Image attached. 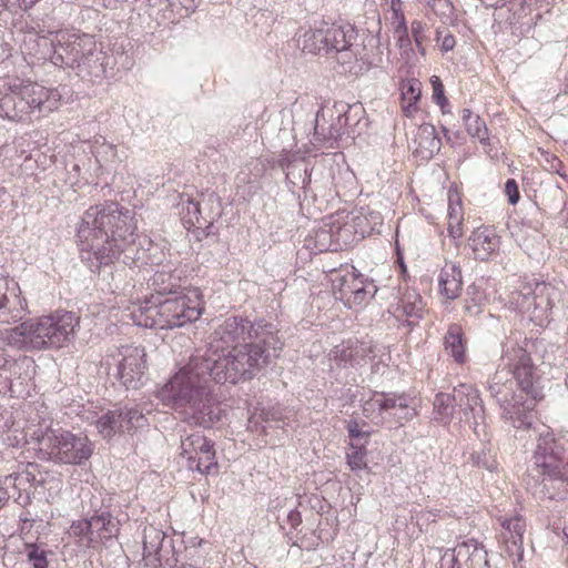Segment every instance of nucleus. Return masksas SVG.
<instances>
[{
    "label": "nucleus",
    "mask_w": 568,
    "mask_h": 568,
    "mask_svg": "<svg viewBox=\"0 0 568 568\" xmlns=\"http://www.w3.org/2000/svg\"><path fill=\"white\" fill-rule=\"evenodd\" d=\"M282 348L283 342L272 324L229 317L209 336L205 352L193 355L158 392V397L185 422L212 427L222 417L212 382L236 384L252 379L280 356Z\"/></svg>",
    "instance_id": "obj_1"
},
{
    "label": "nucleus",
    "mask_w": 568,
    "mask_h": 568,
    "mask_svg": "<svg viewBox=\"0 0 568 568\" xmlns=\"http://www.w3.org/2000/svg\"><path fill=\"white\" fill-rule=\"evenodd\" d=\"M541 373L530 353L517 343L505 344L499 368L488 381V392L515 428L531 425V410L542 398Z\"/></svg>",
    "instance_id": "obj_2"
},
{
    "label": "nucleus",
    "mask_w": 568,
    "mask_h": 568,
    "mask_svg": "<svg viewBox=\"0 0 568 568\" xmlns=\"http://www.w3.org/2000/svg\"><path fill=\"white\" fill-rule=\"evenodd\" d=\"M136 225L132 212L118 203L108 202L90 206L83 214L78 227L80 254L92 271L109 265L122 253H128L135 244Z\"/></svg>",
    "instance_id": "obj_3"
},
{
    "label": "nucleus",
    "mask_w": 568,
    "mask_h": 568,
    "mask_svg": "<svg viewBox=\"0 0 568 568\" xmlns=\"http://www.w3.org/2000/svg\"><path fill=\"white\" fill-rule=\"evenodd\" d=\"M528 478L536 494L550 499L556 489L568 483V432L557 437L549 430L539 434Z\"/></svg>",
    "instance_id": "obj_4"
},
{
    "label": "nucleus",
    "mask_w": 568,
    "mask_h": 568,
    "mask_svg": "<svg viewBox=\"0 0 568 568\" xmlns=\"http://www.w3.org/2000/svg\"><path fill=\"white\" fill-rule=\"evenodd\" d=\"M77 327L79 317L73 313H57L11 328L7 332L6 341L17 348H58L74 338Z\"/></svg>",
    "instance_id": "obj_5"
},
{
    "label": "nucleus",
    "mask_w": 568,
    "mask_h": 568,
    "mask_svg": "<svg viewBox=\"0 0 568 568\" xmlns=\"http://www.w3.org/2000/svg\"><path fill=\"white\" fill-rule=\"evenodd\" d=\"M203 312L200 291L193 288L189 294L163 302L139 305L131 313L132 320L139 326L149 328H174L196 321Z\"/></svg>",
    "instance_id": "obj_6"
},
{
    "label": "nucleus",
    "mask_w": 568,
    "mask_h": 568,
    "mask_svg": "<svg viewBox=\"0 0 568 568\" xmlns=\"http://www.w3.org/2000/svg\"><path fill=\"white\" fill-rule=\"evenodd\" d=\"M358 33L354 26L331 24L305 32L303 50L310 53L334 54L342 65H351L359 60L364 50L357 43Z\"/></svg>",
    "instance_id": "obj_7"
},
{
    "label": "nucleus",
    "mask_w": 568,
    "mask_h": 568,
    "mask_svg": "<svg viewBox=\"0 0 568 568\" xmlns=\"http://www.w3.org/2000/svg\"><path fill=\"white\" fill-rule=\"evenodd\" d=\"M37 442L41 457L59 464L80 465L89 459L93 452L87 436L61 428H48L37 437Z\"/></svg>",
    "instance_id": "obj_8"
},
{
    "label": "nucleus",
    "mask_w": 568,
    "mask_h": 568,
    "mask_svg": "<svg viewBox=\"0 0 568 568\" xmlns=\"http://www.w3.org/2000/svg\"><path fill=\"white\" fill-rule=\"evenodd\" d=\"M345 212L323 219L321 225L305 239V247L313 253L337 252L353 244L352 227L347 225Z\"/></svg>",
    "instance_id": "obj_9"
},
{
    "label": "nucleus",
    "mask_w": 568,
    "mask_h": 568,
    "mask_svg": "<svg viewBox=\"0 0 568 568\" xmlns=\"http://www.w3.org/2000/svg\"><path fill=\"white\" fill-rule=\"evenodd\" d=\"M17 121H27L52 112L58 108L59 93L38 83H27L13 89Z\"/></svg>",
    "instance_id": "obj_10"
},
{
    "label": "nucleus",
    "mask_w": 568,
    "mask_h": 568,
    "mask_svg": "<svg viewBox=\"0 0 568 568\" xmlns=\"http://www.w3.org/2000/svg\"><path fill=\"white\" fill-rule=\"evenodd\" d=\"M453 399L458 412L463 414L460 419H464L473 428L479 439H485L487 436L486 416L478 389L473 385L460 384L454 388Z\"/></svg>",
    "instance_id": "obj_11"
},
{
    "label": "nucleus",
    "mask_w": 568,
    "mask_h": 568,
    "mask_svg": "<svg viewBox=\"0 0 568 568\" xmlns=\"http://www.w3.org/2000/svg\"><path fill=\"white\" fill-rule=\"evenodd\" d=\"M94 38L89 34H78L69 31L57 33V44L54 45L53 63L79 68V63L94 50Z\"/></svg>",
    "instance_id": "obj_12"
},
{
    "label": "nucleus",
    "mask_w": 568,
    "mask_h": 568,
    "mask_svg": "<svg viewBox=\"0 0 568 568\" xmlns=\"http://www.w3.org/2000/svg\"><path fill=\"white\" fill-rule=\"evenodd\" d=\"M181 456L187 460V468L201 474L217 469L213 443L200 432L181 437Z\"/></svg>",
    "instance_id": "obj_13"
},
{
    "label": "nucleus",
    "mask_w": 568,
    "mask_h": 568,
    "mask_svg": "<svg viewBox=\"0 0 568 568\" xmlns=\"http://www.w3.org/2000/svg\"><path fill=\"white\" fill-rule=\"evenodd\" d=\"M439 568H489L487 551L475 539L460 541L445 551Z\"/></svg>",
    "instance_id": "obj_14"
},
{
    "label": "nucleus",
    "mask_w": 568,
    "mask_h": 568,
    "mask_svg": "<svg viewBox=\"0 0 568 568\" xmlns=\"http://www.w3.org/2000/svg\"><path fill=\"white\" fill-rule=\"evenodd\" d=\"M118 378L129 389L143 384L146 369V353L143 347L126 345L119 349Z\"/></svg>",
    "instance_id": "obj_15"
},
{
    "label": "nucleus",
    "mask_w": 568,
    "mask_h": 568,
    "mask_svg": "<svg viewBox=\"0 0 568 568\" xmlns=\"http://www.w3.org/2000/svg\"><path fill=\"white\" fill-rule=\"evenodd\" d=\"M146 417L135 407L108 412L97 420L98 432L110 438L116 433L131 432L146 425Z\"/></svg>",
    "instance_id": "obj_16"
},
{
    "label": "nucleus",
    "mask_w": 568,
    "mask_h": 568,
    "mask_svg": "<svg viewBox=\"0 0 568 568\" xmlns=\"http://www.w3.org/2000/svg\"><path fill=\"white\" fill-rule=\"evenodd\" d=\"M497 520L501 527L498 541L504 546L506 555L521 560L524 532L526 530L525 520L518 515L514 517L500 516Z\"/></svg>",
    "instance_id": "obj_17"
},
{
    "label": "nucleus",
    "mask_w": 568,
    "mask_h": 568,
    "mask_svg": "<svg viewBox=\"0 0 568 568\" xmlns=\"http://www.w3.org/2000/svg\"><path fill=\"white\" fill-rule=\"evenodd\" d=\"M0 304V323L10 324L21 320L27 310V302L21 297V290L13 280H8Z\"/></svg>",
    "instance_id": "obj_18"
},
{
    "label": "nucleus",
    "mask_w": 568,
    "mask_h": 568,
    "mask_svg": "<svg viewBox=\"0 0 568 568\" xmlns=\"http://www.w3.org/2000/svg\"><path fill=\"white\" fill-rule=\"evenodd\" d=\"M92 537L90 548L98 549L104 542L114 538L119 531V521L109 513L101 511L89 518Z\"/></svg>",
    "instance_id": "obj_19"
},
{
    "label": "nucleus",
    "mask_w": 568,
    "mask_h": 568,
    "mask_svg": "<svg viewBox=\"0 0 568 568\" xmlns=\"http://www.w3.org/2000/svg\"><path fill=\"white\" fill-rule=\"evenodd\" d=\"M347 215L346 223L353 230V243L372 234L373 232H379V227L383 225V216L379 212L367 211L357 213H345Z\"/></svg>",
    "instance_id": "obj_20"
},
{
    "label": "nucleus",
    "mask_w": 568,
    "mask_h": 568,
    "mask_svg": "<svg viewBox=\"0 0 568 568\" xmlns=\"http://www.w3.org/2000/svg\"><path fill=\"white\" fill-rule=\"evenodd\" d=\"M180 206V214L182 215V221L187 227H211L215 217L220 216V212H215L209 217L202 215L201 205L199 201H195L187 194H182L180 196V202L178 204Z\"/></svg>",
    "instance_id": "obj_21"
},
{
    "label": "nucleus",
    "mask_w": 568,
    "mask_h": 568,
    "mask_svg": "<svg viewBox=\"0 0 568 568\" xmlns=\"http://www.w3.org/2000/svg\"><path fill=\"white\" fill-rule=\"evenodd\" d=\"M165 540V534L155 528L148 526L143 531V558L144 566L158 568L161 565V550Z\"/></svg>",
    "instance_id": "obj_22"
},
{
    "label": "nucleus",
    "mask_w": 568,
    "mask_h": 568,
    "mask_svg": "<svg viewBox=\"0 0 568 568\" xmlns=\"http://www.w3.org/2000/svg\"><path fill=\"white\" fill-rule=\"evenodd\" d=\"M469 242L475 258L480 261H486L499 247V237L491 229L484 226L471 233Z\"/></svg>",
    "instance_id": "obj_23"
},
{
    "label": "nucleus",
    "mask_w": 568,
    "mask_h": 568,
    "mask_svg": "<svg viewBox=\"0 0 568 568\" xmlns=\"http://www.w3.org/2000/svg\"><path fill=\"white\" fill-rule=\"evenodd\" d=\"M395 402L390 399V394L376 393L363 404V414L375 425H382L389 422V407H394Z\"/></svg>",
    "instance_id": "obj_24"
},
{
    "label": "nucleus",
    "mask_w": 568,
    "mask_h": 568,
    "mask_svg": "<svg viewBox=\"0 0 568 568\" xmlns=\"http://www.w3.org/2000/svg\"><path fill=\"white\" fill-rule=\"evenodd\" d=\"M438 285L442 295L446 298H457L463 290V277L459 266L454 263H446L440 271Z\"/></svg>",
    "instance_id": "obj_25"
},
{
    "label": "nucleus",
    "mask_w": 568,
    "mask_h": 568,
    "mask_svg": "<svg viewBox=\"0 0 568 568\" xmlns=\"http://www.w3.org/2000/svg\"><path fill=\"white\" fill-rule=\"evenodd\" d=\"M445 352L458 364L467 361L466 339L459 324H450L444 336Z\"/></svg>",
    "instance_id": "obj_26"
},
{
    "label": "nucleus",
    "mask_w": 568,
    "mask_h": 568,
    "mask_svg": "<svg viewBox=\"0 0 568 568\" xmlns=\"http://www.w3.org/2000/svg\"><path fill=\"white\" fill-rule=\"evenodd\" d=\"M180 282L181 277L179 275H174L171 270H162L155 272L149 280V286L158 295L176 294L181 287Z\"/></svg>",
    "instance_id": "obj_27"
},
{
    "label": "nucleus",
    "mask_w": 568,
    "mask_h": 568,
    "mask_svg": "<svg viewBox=\"0 0 568 568\" xmlns=\"http://www.w3.org/2000/svg\"><path fill=\"white\" fill-rule=\"evenodd\" d=\"M416 142L418 149L428 158L440 151L442 141L437 135L436 128L430 123H424L418 128Z\"/></svg>",
    "instance_id": "obj_28"
},
{
    "label": "nucleus",
    "mask_w": 568,
    "mask_h": 568,
    "mask_svg": "<svg viewBox=\"0 0 568 568\" xmlns=\"http://www.w3.org/2000/svg\"><path fill=\"white\" fill-rule=\"evenodd\" d=\"M422 95V83L417 79H409L402 83V110L408 118L417 112V102Z\"/></svg>",
    "instance_id": "obj_29"
},
{
    "label": "nucleus",
    "mask_w": 568,
    "mask_h": 568,
    "mask_svg": "<svg viewBox=\"0 0 568 568\" xmlns=\"http://www.w3.org/2000/svg\"><path fill=\"white\" fill-rule=\"evenodd\" d=\"M103 59V53L94 41V50H92V54L85 53V57L79 63V68H77L79 74L82 77L101 78L105 72Z\"/></svg>",
    "instance_id": "obj_30"
},
{
    "label": "nucleus",
    "mask_w": 568,
    "mask_h": 568,
    "mask_svg": "<svg viewBox=\"0 0 568 568\" xmlns=\"http://www.w3.org/2000/svg\"><path fill=\"white\" fill-rule=\"evenodd\" d=\"M333 185V179L327 176L323 183H318L317 180L312 181L311 174L307 175V180H304L303 185V201H307L311 197L314 202H317L318 196L327 202L326 197L331 195ZM323 201L318 204L317 209L322 210Z\"/></svg>",
    "instance_id": "obj_31"
},
{
    "label": "nucleus",
    "mask_w": 568,
    "mask_h": 568,
    "mask_svg": "<svg viewBox=\"0 0 568 568\" xmlns=\"http://www.w3.org/2000/svg\"><path fill=\"white\" fill-rule=\"evenodd\" d=\"M462 119L467 133L471 138L478 139V141L484 145L488 144V130L485 121L480 119L479 115L474 114L469 109H464L462 111Z\"/></svg>",
    "instance_id": "obj_32"
},
{
    "label": "nucleus",
    "mask_w": 568,
    "mask_h": 568,
    "mask_svg": "<svg viewBox=\"0 0 568 568\" xmlns=\"http://www.w3.org/2000/svg\"><path fill=\"white\" fill-rule=\"evenodd\" d=\"M361 274H355V272H349L343 276H338L333 281V291L335 297L341 300L345 305H347L352 293L357 286V283L361 278Z\"/></svg>",
    "instance_id": "obj_33"
},
{
    "label": "nucleus",
    "mask_w": 568,
    "mask_h": 568,
    "mask_svg": "<svg viewBox=\"0 0 568 568\" xmlns=\"http://www.w3.org/2000/svg\"><path fill=\"white\" fill-rule=\"evenodd\" d=\"M361 274H355V272H349L343 276H338L333 281V291L335 297L341 300L345 305H347L352 293L357 286V283L361 278Z\"/></svg>",
    "instance_id": "obj_34"
},
{
    "label": "nucleus",
    "mask_w": 568,
    "mask_h": 568,
    "mask_svg": "<svg viewBox=\"0 0 568 568\" xmlns=\"http://www.w3.org/2000/svg\"><path fill=\"white\" fill-rule=\"evenodd\" d=\"M394 16L397 21L394 28V38L396 40V45L402 51V54H405L408 58L409 54L413 52V45L408 34V28L406 24L404 13L400 10H394Z\"/></svg>",
    "instance_id": "obj_35"
},
{
    "label": "nucleus",
    "mask_w": 568,
    "mask_h": 568,
    "mask_svg": "<svg viewBox=\"0 0 568 568\" xmlns=\"http://www.w3.org/2000/svg\"><path fill=\"white\" fill-rule=\"evenodd\" d=\"M390 399L395 402L394 407H389V422L387 424H403V422L409 420L415 415V409L409 407L407 398L403 395L396 396L390 394Z\"/></svg>",
    "instance_id": "obj_36"
},
{
    "label": "nucleus",
    "mask_w": 568,
    "mask_h": 568,
    "mask_svg": "<svg viewBox=\"0 0 568 568\" xmlns=\"http://www.w3.org/2000/svg\"><path fill=\"white\" fill-rule=\"evenodd\" d=\"M463 221L464 213L460 204V200L457 197L456 201L449 195L448 205V233L453 239H459L463 236Z\"/></svg>",
    "instance_id": "obj_37"
},
{
    "label": "nucleus",
    "mask_w": 568,
    "mask_h": 568,
    "mask_svg": "<svg viewBox=\"0 0 568 568\" xmlns=\"http://www.w3.org/2000/svg\"><path fill=\"white\" fill-rule=\"evenodd\" d=\"M376 292V285L362 275L346 306L354 307L365 304L368 300L374 297Z\"/></svg>",
    "instance_id": "obj_38"
},
{
    "label": "nucleus",
    "mask_w": 568,
    "mask_h": 568,
    "mask_svg": "<svg viewBox=\"0 0 568 568\" xmlns=\"http://www.w3.org/2000/svg\"><path fill=\"white\" fill-rule=\"evenodd\" d=\"M366 456V444H349V450L346 454L347 465L354 471L365 469L367 467Z\"/></svg>",
    "instance_id": "obj_39"
},
{
    "label": "nucleus",
    "mask_w": 568,
    "mask_h": 568,
    "mask_svg": "<svg viewBox=\"0 0 568 568\" xmlns=\"http://www.w3.org/2000/svg\"><path fill=\"white\" fill-rule=\"evenodd\" d=\"M453 395L438 393L434 399V412L442 422H448L455 412Z\"/></svg>",
    "instance_id": "obj_40"
},
{
    "label": "nucleus",
    "mask_w": 568,
    "mask_h": 568,
    "mask_svg": "<svg viewBox=\"0 0 568 568\" xmlns=\"http://www.w3.org/2000/svg\"><path fill=\"white\" fill-rule=\"evenodd\" d=\"M402 308L408 320L417 321L423 316V303L418 294H408L403 300Z\"/></svg>",
    "instance_id": "obj_41"
},
{
    "label": "nucleus",
    "mask_w": 568,
    "mask_h": 568,
    "mask_svg": "<svg viewBox=\"0 0 568 568\" xmlns=\"http://www.w3.org/2000/svg\"><path fill=\"white\" fill-rule=\"evenodd\" d=\"M70 536L80 538L79 542L87 548H90V539L92 530L90 528L89 519H81L73 521L69 530Z\"/></svg>",
    "instance_id": "obj_42"
},
{
    "label": "nucleus",
    "mask_w": 568,
    "mask_h": 568,
    "mask_svg": "<svg viewBox=\"0 0 568 568\" xmlns=\"http://www.w3.org/2000/svg\"><path fill=\"white\" fill-rule=\"evenodd\" d=\"M13 89L7 93H0V118L17 121Z\"/></svg>",
    "instance_id": "obj_43"
},
{
    "label": "nucleus",
    "mask_w": 568,
    "mask_h": 568,
    "mask_svg": "<svg viewBox=\"0 0 568 568\" xmlns=\"http://www.w3.org/2000/svg\"><path fill=\"white\" fill-rule=\"evenodd\" d=\"M426 29L427 26L420 20H414L410 23V32L413 40L415 42V45L418 50V52L422 55L426 54V49L424 47V43L428 40V37L426 36Z\"/></svg>",
    "instance_id": "obj_44"
},
{
    "label": "nucleus",
    "mask_w": 568,
    "mask_h": 568,
    "mask_svg": "<svg viewBox=\"0 0 568 568\" xmlns=\"http://www.w3.org/2000/svg\"><path fill=\"white\" fill-rule=\"evenodd\" d=\"M27 557L33 568H48L47 552L34 544L26 545Z\"/></svg>",
    "instance_id": "obj_45"
},
{
    "label": "nucleus",
    "mask_w": 568,
    "mask_h": 568,
    "mask_svg": "<svg viewBox=\"0 0 568 568\" xmlns=\"http://www.w3.org/2000/svg\"><path fill=\"white\" fill-rule=\"evenodd\" d=\"M471 460L477 467L485 468L489 471H494L497 468L496 459L489 452H476L471 454Z\"/></svg>",
    "instance_id": "obj_46"
},
{
    "label": "nucleus",
    "mask_w": 568,
    "mask_h": 568,
    "mask_svg": "<svg viewBox=\"0 0 568 568\" xmlns=\"http://www.w3.org/2000/svg\"><path fill=\"white\" fill-rule=\"evenodd\" d=\"M347 432L351 438L349 444L362 443L367 444L369 438V432L363 430L356 420H349L347 423Z\"/></svg>",
    "instance_id": "obj_47"
},
{
    "label": "nucleus",
    "mask_w": 568,
    "mask_h": 568,
    "mask_svg": "<svg viewBox=\"0 0 568 568\" xmlns=\"http://www.w3.org/2000/svg\"><path fill=\"white\" fill-rule=\"evenodd\" d=\"M19 477L20 476L18 474L0 477V507H2L10 499L11 496L9 493V487L16 488V483Z\"/></svg>",
    "instance_id": "obj_48"
},
{
    "label": "nucleus",
    "mask_w": 568,
    "mask_h": 568,
    "mask_svg": "<svg viewBox=\"0 0 568 568\" xmlns=\"http://www.w3.org/2000/svg\"><path fill=\"white\" fill-rule=\"evenodd\" d=\"M353 358V352L345 346H336L329 353V359L335 362L338 366L347 365Z\"/></svg>",
    "instance_id": "obj_49"
},
{
    "label": "nucleus",
    "mask_w": 568,
    "mask_h": 568,
    "mask_svg": "<svg viewBox=\"0 0 568 568\" xmlns=\"http://www.w3.org/2000/svg\"><path fill=\"white\" fill-rule=\"evenodd\" d=\"M430 82L433 87V100L436 104L444 109L445 105L448 104V100L445 97L444 85L440 79L436 75L432 77Z\"/></svg>",
    "instance_id": "obj_50"
},
{
    "label": "nucleus",
    "mask_w": 568,
    "mask_h": 568,
    "mask_svg": "<svg viewBox=\"0 0 568 568\" xmlns=\"http://www.w3.org/2000/svg\"><path fill=\"white\" fill-rule=\"evenodd\" d=\"M436 41L440 43L439 45L443 52L453 50L456 44V40L452 33L446 32L443 34V31L439 29L436 30Z\"/></svg>",
    "instance_id": "obj_51"
},
{
    "label": "nucleus",
    "mask_w": 568,
    "mask_h": 568,
    "mask_svg": "<svg viewBox=\"0 0 568 568\" xmlns=\"http://www.w3.org/2000/svg\"><path fill=\"white\" fill-rule=\"evenodd\" d=\"M427 4L438 16H447L453 9L449 0H427Z\"/></svg>",
    "instance_id": "obj_52"
},
{
    "label": "nucleus",
    "mask_w": 568,
    "mask_h": 568,
    "mask_svg": "<svg viewBox=\"0 0 568 568\" xmlns=\"http://www.w3.org/2000/svg\"><path fill=\"white\" fill-rule=\"evenodd\" d=\"M505 192L510 204H516L519 201L518 185L515 180H508L506 182Z\"/></svg>",
    "instance_id": "obj_53"
},
{
    "label": "nucleus",
    "mask_w": 568,
    "mask_h": 568,
    "mask_svg": "<svg viewBox=\"0 0 568 568\" xmlns=\"http://www.w3.org/2000/svg\"><path fill=\"white\" fill-rule=\"evenodd\" d=\"M287 519L293 527H296L302 521L300 513L295 510L288 514Z\"/></svg>",
    "instance_id": "obj_54"
},
{
    "label": "nucleus",
    "mask_w": 568,
    "mask_h": 568,
    "mask_svg": "<svg viewBox=\"0 0 568 568\" xmlns=\"http://www.w3.org/2000/svg\"><path fill=\"white\" fill-rule=\"evenodd\" d=\"M7 282H8L7 278L0 277V301H2V296H3V293H4L6 286H7ZM2 302H0V304Z\"/></svg>",
    "instance_id": "obj_55"
},
{
    "label": "nucleus",
    "mask_w": 568,
    "mask_h": 568,
    "mask_svg": "<svg viewBox=\"0 0 568 568\" xmlns=\"http://www.w3.org/2000/svg\"><path fill=\"white\" fill-rule=\"evenodd\" d=\"M207 202L211 203V204H217L219 205V201H217V199L215 197V195L213 193L209 194Z\"/></svg>",
    "instance_id": "obj_56"
},
{
    "label": "nucleus",
    "mask_w": 568,
    "mask_h": 568,
    "mask_svg": "<svg viewBox=\"0 0 568 568\" xmlns=\"http://www.w3.org/2000/svg\"><path fill=\"white\" fill-rule=\"evenodd\" d=\"M390 2H392L393 11L394 10H400L399 8H395V6H399L400 4V0H390Z\"/></svg>",
    "instance_id": "obj_57"
},
{
    "label": "nucleus",
    "mask_w": 568,
    "mask_h": 568,
    "mask_svg": "<svg viewBox=\"0 0 568 568\" xmlns=\"http://www.w3.org/2000/svg\"><path fill=\"white\" fill-rule=\"evenodd\" d=\"M474 308H478V307H477L476 305H474V306H466V311H467V312H473V311H474ZM477 312H478V310H476V313H477Z\"/></svg>",
    "instance_id": "obj_58"
},
{
    "label": "nucleus",
    "mask_w": 568,
    "mask_h": 568,
    "mask_svg": "<svg viewBox=\"0 0 568 568\" xmlns=\"http://www.w3.org/2000/svg\"><path fill=\"white\" fill-rule=\"evenodd\" d=\"M537 288H545L544 285L537 284Z\"/></svg>",
    "instance_id": "obj_59"
},
{
    "label": "nucleus",
    "mask_w": 568,
    "mask_h": 568,
    "mask_svg": "<svg viewBox=\"0 0 568 568\" xmlns=\"http://www.w3.org/2000/svg\"><path fill=\"white\" fill-rule=\"evenodd\" d=\"M566 224L568 225V210H567Z\"/></svg>",
    "instance_id": "obj_60"
}]
</instances>
